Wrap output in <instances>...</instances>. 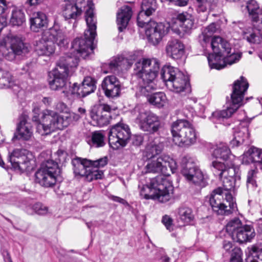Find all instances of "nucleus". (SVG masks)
Listing matches in <instances>:
<instances>
[{"label": "nucleus", "instance_id": "nucleus-1", "mask_svg": "<svg viewBox=\"0 0 262 262\" xmlns=\"http://www.w3.org/2000/svg\"><path fill=\"white\" fill-rule=\"evenodd\" d=\"M214 172L219 174L223 182V187H219L214 189L209 195L210 205L213 211L221 215L228 214V206L225 203L226 201L228 202L229 199V185L228 172L225 169L226 166L220 163L213 162Z\"/></svg>", "mask_w": 262, "mask_h": 262}, {"label": "nucleus", "instance_id": "nucleus-2", "mask_svg": "<svg viewBox=\"0 0 262 262\" xmlns=\"http://www.w3.org/2000/svg\"><path fill=\"white\" fill-rule=\"evenodd\" d=\"M85 18L87 29L84 33V38H76L72 43L73 49L85 58L93 50V42L97 36V19L94 13V5L89 1L87 4Z\"/></svg>", "mask_w": 262, "mask_h": 262}, {"label": "nucleus", "instance_id": "nucleus-3", "mask_svg": "<svg viewBox=\"0 0 262 262\" xmlns=\"http://www.w3.org/2000/svg\"><path fill=\"white\" fill-rule=\"evenodd\" d=\"M74 173L78 178H84L87 181L101 179L103 172L99 168L104 167L107 163L106 157L92 161L87 159L76 158L72 160Z\"/></svg>", "mask_w": 262, "mask_h": 262}, {"label": "nucleus", "instance_id": "nucleus-4", "mask_svg": "<svg viewBox=\"0 0 262 262\" xmlns=\"http://www.w3.org/2000/svg\"><path fill=\"white\" fill-rule=\"evenodd\" d=\"M172 191L171 182L164 176H158L152 179L149 185L143 186L140 194L145 199H154L165 203L170 199Z\"/></svg>", "mask_w": 262, "mask_h": 262}, {"label": "nucleus", "instance_id": "nucleus-5", "mask_svg": "<svg viewBox=\"0 0 262 262\" xmlns=\"http://www.w3.org/2000/svg\"><path fill=\"white\" fill-rule=\"evenodd\" d=\"M54 42L61 48L68 44L64 33L56 26L43 33L42 39L36 42L35 51L39 55L50 56L55 52Z\"/></svg>", "mask_w": 262, "mask_h": 262}, {"label": "nucleus", "instance_id": "nucleus-6", "mask_svg": "<svg viewBox=\"0 0 262 262\" xmlns=\"http://www.w3.org/2000/svg\"><path fill=\"white\" fill-rule=\"evenodd\" d=\"M173 141L180 147H189L194 144L197 134L192 124L186 120H178L171 125Z\"/></svg>", "mask_w": 262, "mask_h": 262}, {"label": "nucleus", "instance_id": "nucleus-7", "mask_svg": "<svg viewBox=\"0 0 262 262\" xmlns=\"http://www.w3.org/2000/svg\"><path fill=\"white\" fill-rule=\"evenodd\" d=\"M161 77L167 88L175 93L190 91L188 77L174 67H163Z\"/></svg>", "mask_w": 262, "mask_h": 262}, {"label": "nucleus", "instance_id": "nucleus-8", "mask_svg": "<svg viewBox=\"0 0 262 262\" xmlns=\"http://www.w3.org/2000/svg\"><path fill=\"white\" fill-rule=\"evenodd\" d=\"M41 118L42 123L37 125V130L41 135L49 134L56 129H62L69 125L62 114L59 115L51 110H44Z\"/></svg>", "mask_w": 262, "mask_h": 262}, {"label": "nucleus", "instance_id": "nucleus-9", "mask_svg": "<svg viewBox=\"0 0 262 262\" xmlns=\"http://www.w3.org/2000/svg\"><path fill=\"white\" fill-rule=\"evenodd\" d=\"M60 173L58 164L53 160L43 162L35 173V181L40 185L48 187L54 185Z\"/></svg>", "mask_w": 262, "mask_h": 262}, {"label": "nucleus", "instance_id": "nucleus-10", "mask_svg": "<svg viewBox=\"0 0 262 262\" xmlns=\"http://www.w3.org/2000/svg\"><path fill=\"white\" fill-rule=\"evenodd\" d=\"M147 172L162 173L166 179V176L176 172L177 164L169 156L162 155L158 158H150L145 166Z\"/></svg>", "mask_w": 262, "mask_h": 262}, {"label": "nucleus", "instance_id": "nucleus-11", "mask_svg": "<svg viewBox=\"0 0 262 262\" xmlns=\"http://www.w3.org/2000/svg\"><path fill=\"white\" fill-rule=\"evenodd\" d=\"M211 47L213 54L207 56L209 66H226V57L229 54V44L220 36H214L211 40Z\"/></svg>", "mask_w": 262, "mask_h": 262}, {"label": "nucleus", "instance_id": "nucleus-12", "mask_svg": "<svg viewBox=\"0 0 262 262\" xmlns=\"http://www.w3.org/2000/svg\"><path fill=\"white\" fill-rule=\"evenodd\" d=\"M134 112L138 114L136 121L142 130L154 133L161 127L160 118L155 113L138 107L135 108Z\"/></svg>", "mask_w": 262, "mask_h": 262}, {"label": "nucleus", "instance_id": "nucleus-13", "mask_svg": "<svg viewBox=\"0 0 262 262\" xmlns=\"http://www.w3.org/2000/svg\"><path fill=\"white\" fill-rule=\"evenodd\" d=\"M4 46L1 50L5 58L8 60H13L16 55H20L28 52V49L22 39L16 35L9 34L4 39Z\"/></svg>", "mask_w": 262, "mask_h": 262}, {"label": "nucleus", "instance_id": "nucleus-14", "mask_svg": "<svg viewBox=\"0 0 262 262\" xmlns=\"http://www.w3.org/2000/svg\"><path fill=\"white\" fill-rule=\"evenodd\" d=\"M249 86L247 79L243 76L233 82L230 95V115L244 105V98Z\"/></svg>", "mask_w": 262, "mask_h": 262}, {"label": "nucleus", "instance_id": "nucleus-15", "mask_svg": "<svg viewBox=\"0 0 262 262\" xmlns=\"http://www.w3.org/2000/svg\"><path fill=\"white\" fill-rule=\"evenodd\" d=\"M76 71V67H58L49 73L48 79L50 89L53 91L63 90L67 85V79Z\"/></svg>", "mask_w": 262, "mask_h": 262}, {"label": "nucleus", "instance_id": "nucleus-16", "mask_svg": "<svg viewBox=\"0 0 262 262\" xmlns=\"http://www.w3.org/2000/svg\"><path fill=\"white\" fill-rule=\"evenodd\" d=\"M130 136L128 126L122 123H119L113 126L108 135V142L110 146L114 149H117L125 146Z\"/></svg>", "mask_w": 262, "mask_h": 262}, {"label": "nucleus", "instance_id": "nucleus-17", "mask_svg": "<svg viewBox=\"0 0 262 262\" xmlns=\"http://www.w3.org/2000/svg\"><path fill=\"white\" fill-rule=\"evenodd\" d=\"M31 154L23 148H16L9 154V159L12 168L16 171L23 172L33 168L31 164Z\"/></svg>", "mask_w": 262, "mask_h": 262}, {"label": "nucleus", "instance_id": "nucleus-18", "mask_svg": "<svg viewBox=\"0 0 262 262\" xmlns=\"http://www.w3.org/2000/svg\"><path fill=\"white\" fill-rule=\"evenodd\" d=\"M135 70L137 76L142 81L141 92L143 94L156 89L154 80L158 74L156 67H137Z\"/></svg>", "mask_w": 262, "mask_h": 262}, {"label": "nucleus", "instance_id": "nucleus-19", "mask_svg": "<svg viewBox=\"0 0 262 262\" xmlns=\"http://www.w3.org/2000/svg\"><path fill=\"white\" fill-rule=\"evenodd\" d=\"M145 34L148 39L154 45H157L168 32L170 24L168 23H157L154 21L146 23Z\"/></svg>", "mask_w": 262, "mask_h": 262}, {"label": "nucleus", "instance_id": "nucleus-20", "mask_svg": "<svg viewBox=\"0 0 262 262\" xmlns=\"http://www.w3.org/2000/svg\"><path fill=\"white\" fill-rule=\"evenodd\" d=\"M184 158L183 162L185 163L182 170V173L187 181L195 185H204V175L202 171L195 165L191 160Z\"/></svg>", "mask_w": 262, "mask_h": 262}, {"label": "nucleus", "instance_id": "nucleus-21", "mask_svg": "<svg viewBox=\"0 0 262 262\" xmlns=\"http://www.w3.org/2000/svg\"><path fill=\"white\" fill-rule=\"evenodd\" d=\"M194 24L192 16L187 13H183L176 15L170 21V27L177 33L181 31L187 32L191 29Z\"/></svg>", "mask_w": 262, "mask_h": 262}, {"label": "nucleus", "instance_id": "nucleus-22", "mask_svg": "<svg viewBox=\"0 0 262 262\" xmlns=\"http://www.w3.org/2000/svg\"><path fill=\"white\" fill-rule=\"evenodd\" d=\"M156 0H143L141 5V10L137 17L138 25L144 27L148 21L147 17L152 15L157 9Z\"/></svg>", "mask_w": 262, "mask_h": 262}, {"label": "nucleus", "instance_id": "nucleus-23", "mask_svg": "<svg viewBox=\"0 0 262 262\" xmlns=\"http://www.w3.org/2000/svg\"><path fill=\"white\" fill-rule=\"evenodd\" d=\"M101 86L107 97L114 98L120 95V81L115 76L109 75L105 77L102 82Z\"/></svg>", "mask_w": 262, "mask_h": 262}, {"label": "nucleus", "instance_id": "nucleus-24", "mask_svg": "<svg viewBox=\"0 0 262 262\" xmlns=\"http://www.w3.org/2000/svg\"><path fill=\"white\" fill-rule=\"evenodd\" d=\"M84 0L68 1L66 3L63 8V15L66 19H76L80 15L83 7Z\"/></svg>", "mask_w": 262, "mask_h": 262}, {"label": "nucleus", "instance_id": "nucleus-25", "mask_svg": "<svg viewBox=\"0 0 262 262\" xmlns=\"http://www.w3.org/2000/svg\"><path fill=\"white\" fill-rule=\"evenodd\" d=\"M127 65L156 66L160 64L159 60L155 58H145L142 52L140 51H133L126 56Z\"/></svg>", "mask_w": 262, "mask_h": 262}, {"label": "nucleus", "instance_id": "nucleus-26", "mask_svg": "<svg viewBox=\"0 0 262 262\" xmlns=\"http://www.w3.org/2000/svg\"><path fill=\"white\" fill-rule=\"evenodd\" d=\"M166 51L172 58L178 60V64L182 63L180 61L184 58V46L180 41L176 39L169 42Z\"/></svg>", "mask_w": 262, "mask_h": 262}, {"label": "nucleus", "instance_id": "nucleus-27", "mask_svg": "<svg viewBox=\"0 0 262 262\" xmlns=\"http://www.w3.org/2000/svg\"><path fill=\"white\" fill-rule=\"evenodd\" d=\"M255 236L254 228L249 225H245L239 230L233 233L232 238L233 240L240 243L250 242Z\"/></svg>", "mask_w": 262, "mask_h": 262}, {"label": "nucleus", "instance_id": "nucleus-28", "mask_svg": "<svg viewBox=\"0 0 262 262\" xmlns=\"http://www.w3.org/2000/svg\"><path fill=\"white\" fill-rule=\"evenodd\" d=\"M32 135L33 131L31 124L25 119H23L17 125L16 132L14 138H15L23 140H29L31 138Z\"/></svg>", "mask_w": 262, "mask_h": 262}, {"label": "nucleus", "instance_id": "nucleus-29", "mask_svg": "<svg viewBox=\"0 0 262 262\" xmlns=\"http://www.w3.org/2000/svg\"><path fill=\"white\" fill-rule=\"evenodd\" d=\"M30 22L31 30L37 32L41 29L47 27L48 19L44 13L39 11L35 12L30 17Z\"/></svg>", "mask_w": 262, "mask_h": 262}, {"label": "nucleus", "instance_id": "nucleus-30", "mask_svg": "<svg viewBox=\"0 0 262 262\" xmlns=\"http://www.w3.org/2000/svg\"><path fill=\"white\" fill-rule=\"evenodd\" d=\"M132 15V9L128 6H122L118 10L117 13V24L120 32L126 28Z\"/></svg>", "mask_w": 262, "mask_h": 262}, {"label": "nucleus", "instance_id": "nucleus-31", "mask_svg": "<svg viewBox=\"0 0 262 262\" xmlns=\"http://www.w3.org/2000/svg\"><path fill=\"white\" fill-rule=\"evenodd\" d=\"M243 161L246 164L256 163L262 170V149L253 146L250 147L244 154Z\"/></svg>", "mask_w": 262, "mask_h": 262}, {"label": "nucleus", "instance_id": "nucleus-32", "mask_svg": "<svg viewBox=\"0 0 262 262\" xmlns=\"http://www.w3.org/2000/svg\"><path fill=\"white\" fill-rule=\"evenodd\" d=\"M239 3L242 10H247L251 19H255L256 16L259 14L262 9H260L259 5L255 0H233Z\"/></svg>", "mask_w": 262, "mask_h": 262}, {"label": "nucleus", "instance_id": "nucleus-33", "mask_svg": "<svg viewBox=\"0 0 262 262\" xmlns=\"http://www.w3.org/2000/svg\"><path fill=\"white\" fill-rule=\"evenodd\" d=\"M213 156L216 158H220V159L225 161L224 163H222L221 162L219 161H213L212 163V166L214 168L213 166V162L220 163L222 164H224L226 166V169L228 172L229 164H228V159L229 158V149L227 144H220L213 151Z\"/></svg>", "mask_w": 262, "mask_h": 262}, {"label": "nucleus", "instance_id": "nucleus-34", "mask_svg": "<svg viewBox=\"0 0 262 262\" xmlns=\"http://www.w3.org/2000/svg\"><path fill=\"white\" fill-rule=\"evenodd\" d=\"M96 81L92 77L86 76L83 79L81 84L80 94L84 97L93 93L96 89Z\"/></svg>", "mask_w": 262, "mask_h": 262}, {"label": "nucleus", "instance_id": "nucleus-35", "mask_svg": "<svg viewBox=\"0 0 262 262\" xmlns=\"http://www.w3.org/2000/svg\"><path fill=\"white\" fill-rule=\"evenodd\" d=\"M246 262H262V245H252L248 248Z\"/></svg>", "mask_w": 262, "mask_h": 262}, {"label": "nucleus", "instance_id": "nucleus-36", "mask_svg": "<svg viewBox=\"0 0 262 262\" xmlns=\"http://www.w3.org/2000/svg\"><path fill=\"white\" fill-rule=\"evenodd\" d=\"M91 117L96 124L99 126L107 125L110 121V115L108 113H103L101 111L93 110L91 113Z\"/></svg>", "mask_w": 262, "mask_h": 262}, {"label": "nucleus", "instance_id": "nucleus-37", "mask_svg": "<svg viewBox=\"0 0 262 262\" xmlns=\"http://www.w3.org/2000/svg\"><path fill=\"white\" fill-rule=\"evenodd\" d=\"M242 33L243 38L251 44H259L262 40V35L258 30L250 29L245 32L243 30Z\"/></svg>", "mask_w": 262, "mask_h": 262}, {"label": "nucleus", "instance_id": "nucleus-38", "mask_svg": "<svg viewBox=\"0 0 262 262\" xmlns=\"http://www.w3.org/2000/svg\"><path fill=\"white\" fill-rule=\"evenodd\" d=\"M148 102L159 108L164 106L167 102V98L165 94L162 92L156 93L151 95H147Z\"/></svg>", "mask_w": 262, "mask_h": 262}, {"label": "nucleus", "instance_id": "nucleus-39", "mask_svg": "<svg viewBox=\"0 0 262 262\" xmlns=\"http://www.w3.org/2000/svg\"><path fill=\"white\" fill-rule=\"evenodd\" d=\"M15 85V80L10 73L0 68V89L12 88Z\"/></svg>", "mask_w": 262, "mask_h": 262}, {"label": "nucleus", "instance_id": "nucleus-40", "mask_svg": "<svg viewBox=\"0 0 262 262\" xmlns=\"http://www.w3.org/2000/svg\"><path fill=\"white\" fill-rule=\"evenodd\" d=\"M163 148V145L158 141H154L150 143L146 147L145 154L147 158H156L155 156L161 152Z\"/></svg>", "mask_w": 262, "mask_h": 262}, {"label": "nucleus", "instance_id": "nucleus-41", "mask_svg": "<svg viewBox=\"0 0 262 262\" xmlns=\"http://www.w3.org/2000/svg\"><path fill=\"white\" fill-rule=\"evenodd\" d=\"M179 216L180 220L184 224H189L194 219V214L191 209L188 207H183L179 209Z\"/></svg>", "mask_w": 262, "mask_h": 262}, {"label": "nucleus", "instance_id": "nucleus-42", "mask_svg": "<svg viewBox=\"0 0 262 262\" xmlns=\"http://www.w3.org/2000/svg\"><path fill=\"white\" fill-rule=\"evenodd\" d=\"M25 21V15L20 10H14L12 12L10 23L13 26H20Z\"/></svg>", "mask_w": 262, "mask_h": 262}, {"label": "nucleus", "instance_id": "nucleus-43", "mask_svg": "<svg viewBox=\"0 0 262 262\" xmlns=\"http://www.w3.org/2000/svg\"><path fill=\"white\" fill-rule=\"evenodd\" d=\"M105 134L101 131H96L92 134V142L96 147H102L105 144Z\"/></svg>", "mask_w": 262, "mask_h": 262}, {"label": "nucleus", "instance_id": "nucleus-44", "mask_svg": "<svg viewBox=\"0 0 262 262\" xmlns=\"http://www.w3.org/2000/svg\"><path fill=\"white\" fill-rule=\"evenodd\" d=\"M127 59L124 55H117L113 57L110 60L109 66L127 65Z\"/></svg>", "mask_w": 262, "mask_h": 262}, {"label": "nucleus", "instance_id": "nucleus-45", "mask_svg": "<svg viewBox=\"0 0 262 262\" xmlns=\"http://www.w3.org/2000/svg\"><path fill=\"white\" fill-rule=\"evenodd\" d=\"M233 136L234 138L230 142V144H232L233 146H237L243 142L244 131L239 130L234 133Z\"/></svg>", "mask_w": 262, "mask_h": 262}, {"label": "nucleus", "instance_id": "nucleus-46", "mask_svg": "<svg viewBox=\"0 0 262 262\" xmlns=\"http://www.w3.org/2000/svg\"><path fill=\"white\" fill-rule=\"evenodd\" d=\"M242 252L238 247H235L230 253V262H243Z\"/></svg>", "mask_w": 262, "mask_h": 262}, {"label": "nucleus", "instance_id": "nucleus-47", "mask_svg": "<svg viewBox=\"0 0 262 262\" xmlns=\"http://www.w3.org/2000/svg\"><path fill=\"white\" fill-rule=\"evenodd\" d=\"M216 0H196L198 10L204 12L209 8Z\"/></svg>", "mask_w": 262, "mask_h": 262}, {"label": "nucleus", "instance_id": "nucleus-48", "mask_svg": "<svg viewBox=\"0 0 262 262\" xmlns=\"http://www.w3.org/2000/svg\"><path fill=\"white\" fill-rule=\"evenodd\" d=\"M32 209L39 215H46L49 213L48 207L40 203L33 205Z\"/></svg>", "mask_w": 262, "mask_h": 262}, {"label": "nucleus", "instance_id": "nucleus-49", "mask_svg": "<svg viewBox=\"0 0 262 262\" xmlns=\"http://www.w3.org/2000/svg\"><path fill=\"white\" fill-rule=\"evenodd\" d=\"M61 63L59 66H71L72 64H77L79 61V57L76 56H67L66 58L62 57L61 59Z\"/></svg>", "mask_w": 262, "mask_h": 262}, {"label": "nucleus", "instance_id": "nucleus-50", "mask_svg": "<svg viewBox=\"0 0 262 262\" xmlns=\"http://www.w3.org/2000/svg\"><path fill=\"white\" fill-rule=\"evenodd\" d=\"M243 226L240 220L238 217H235L230 220V231L233 233L239 230V228H242Z\"/></svg>", "mask_w": 262, "mask_h": 262}, {"label": "nucleus", "instance_id": "nucleus-51", "mask_svg": "<svg viewBox=\"0 0 262 262\" xmlns=\"http://www.w3.org/2000/svg\"><path fill=\"white\" fill-rule=\"evenodd\" d=\"M217 27L215 24L212 23L206 27L203 31V34L205 38L211 36L217 31Z\"/></svg>", "mask_w": 262, "mask_h": 262}, {"label": "nucleus", "instance_id": "nucleus-52", "mask_svg": "<svg viewBox=\"0 0 262 262\" xmlns=\"http://www.w3.org/2000/svg\"><path fill=\"white\" fill-rule=\"evenodd\" d=\"M257 172V169H252L248 172L247 181L248 186H249L250 185H251V186L253 187L256 186V181L255 180V178L256 177Z\"/></svg>", "mask_w": 262, "mask_h": 262}, {"label": "nucleus", "instance_id": "nucleus-53", "mask_svg": "<svg viewBox=\"0 0 262 262\" xmlns=\"http://www.w3.org/2000/svg\"><path fill=\"white\" fill-rule=\"evenodd\" d=\"M55 162L57 164V162L59 163H64L66 162L67 158L68 157V154L66 151L62 149H59L57 151V152L55 154Z\"/></svg>", "mask_w": 262, "mask_h": 262}, {"label": "nucleus", "instance_id": "nucleus-54", "mask_svg": "<svg viewBox=\"0 0 262 262\" xmlns=\"http://www.w3.org/2000/svg\"><path fill=\"white\" fill-rule=\"evenodd\" d=\"M162 223L164 225L166 228L169 231L173 230V220L169 215H165L163 216L162 220Z\"/></svg>", "mask_w": 262, "mask_h": 262}, {"label": "nucleus", "instance_id": "nucleus-55", "mask_svg": "<svg viewBox=\"0 0 262 262\" xmlns=\"http://www.w3.org/2000/svg\"><path fill=\"white\" fill-rule=\"evenodd\" d=\"M226 110L220 111H216L212 113L213 117L218 118L220 120H228V109L229 107L227 106Z\"/></svg>", "mask_w": 262, "mask_h": 262}, {"label": "nucleus", "instance_id": "nucleus-56", "mask_svg": "<svg viewBox=\"0 0 262 262\" xmlns=\"http://www.w3.org/2000/svg\"><path fill=\"white\" fill-rule=\"evenodd\" d=\"M233 169L234 172V176L232 178V180H230V182L233 180L234 181L233 188L238 187L240 184L241 177L239 174V168L238 167H235L234 166L231 167L230 169Z\"/></svg>", "mask_w": 262, "mask_h": 262}, {"label": "nucleus", "instance_id": "nucleus-57", "mask_svg": "<svg viewBox=\"0 0 262 262\" xmlns=\"http://www.w3.org/2000/svg\"><path fill=\"white\" fill-rule=\"evenodd\" d=\"M43 112V111H42V113H41V116L39 117L40 108L36 105L33 106V108L32 110V113H33L32 120L33 121H36V122L39 121V123L37 124V125L39 124H40L42 123L41 118L42 117Z\"/></svg>", "mask_w": 262, "mask_h": 262}, {"label": "nucleus", "instance_id": "nucleus-58", "mask_svg": "<svg viewBox=\"0 0 262 262\" xmlns=\"http://www.w3.org/2000/svg\"><path fill=\"white\" fill-rule=\"evenodd\" d=\"M242 53L237 52L236 53H231L230 50V65L236 63L242 57Z\"/></svg>", "mask_w": 262, "mask_h": 262}, {"label": "nucleus", "instance_id": "nucleus-59", "mask_svg": "<svg viewBox=\"0 0 262 262\" xmlns=\"http://www.w3.org/2000/svg\"><path fill=\"white\" fill-rule=\"evenodd\" d=\"M252 20L255 23V25L258 28V30L262 31V11L256 16L255 19H252Z\"/></svg>", "mask_w": 262, "mask_h": 262}, {"label": "nucleus", "instance_id": "nucleus-60", "mask_svg": "<svg viewBox=\"0 0 262 262\" xmlns=\"http://www.w3.org/2000/svg\"><path fill=\"white\" fill-rule=\"evenodd\" d=\"M8 11V8L6 4L5 0H0V15H6Z\"/></svg>", "mask_w": 262, "mask_h": 262}, {"label": "nucleus", "instance_id": "nucleus-61", "mask_svg": "<svg viewBox=\"0 0 262 262\" xmlns=\"http://www.w3.org/2000/svg\"><path fill=\"white\" fill-rule=\"evenodd\" d=\"M231 213H234L235 215H237L238 213L236 204L233 198L230 196V214Z\"/></svg>", "mask_w": 262, "mask_h": 262}, {"label": "nucleus", "instance_id": "nucleus-62", "mask_svg": "<svg viewBox=\"0 0 262 262\" xmlns=\"http://www.w3.org/2000/svg\"><path fill=\"white\" fill-rule=\"evenodd\" d=\"M81 84L79 85L77 83H74L71 88V92L73 94H76L80 96L81 95L80 94L81 92Z\"/></svg>", "mask_w": 262, "mask_h": 262}, {"label": "nucleus", "instance_id": "nucleus-63", "mask_svg": "<svg viewBox=\"0 0 262 262\" xmlns=\"http://www.w3.org/2000/svg\"><path fill=\"white\" fill-rule=\"evenodd\" d=\"M56 108L60 112H67V111L68 110L67 106L66 104L63 102H59L56 105Z\"/></svg>", "mask_w": 262, "mask_h": 262}, {"label": "nucleus", "instance_id": "nucleus-64", "mask_svg": "<svg viewBox=\"0 0 262 262\" xmlns=\"http://www.w3.org/2000/svg\"><path fill=\"white\" fill-rule=\"evenodd\" d=\"M45 0H27L26 3L30 6H37L43 3Z\"/></svg>", "mask_w": 262, "mask_h": 262}]
</instances>
